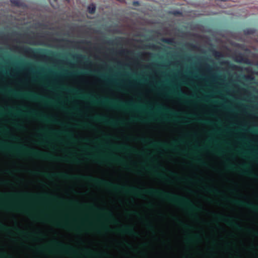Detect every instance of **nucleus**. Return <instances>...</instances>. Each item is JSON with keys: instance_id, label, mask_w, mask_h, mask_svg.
Segmentation results:
<instances>
[{"instance_id": "1", "label": "nucleus", "mask_w": 258, "mask_h": 258, "mask_svg": "<svg viewBox=\"0 0 258 258\" xmlns=\"http://www.w3.org/2000/svg\"><path fill=\"white\" fill-rule=\"evenodd\" d=\"M80 178L87 180L97 185H103L112 188L115 191H122L126 194H133L137 197H142V195L146 194L150 196H156L165 199L170 202L176 204L179 206L186 207L191 211H200L201 208L195 206L188 199L178 196L173 194L167 192L160 191L157 189L150 188L149 189L140 190L135 187L126 188L124 185H115L113 183L104 179L95 178L91 176H80Z\"/></svg>"}, {"instance_id": "2", "label": "nucleus", "mask_w": 258, "mask_h": 258, "mask_svg": "<svg viewBox=\"0 0 258 258\" xmlns=\"http://www.w3.org/2000/svg\"><path fill=\"white\" fill-rule=\"evenodd\" d=\"M67 90L77 95L81 98L89 100L94 105L108 107L112 109L121 110L143 109L142 107L137 106L132 103H124L119 100H111L106 97L98 98L90 94L84 95L79 90L74 89H67Z\"/></svg>"}, {"instance_id": "3", "label": "nucleus", "mask_w": 258, "mask_h": 258, "mask_svg": "<svg viewBox=\"0 0 258 258\" xmlns=\"http://www.w3.org/2000/svg\"><path fill=\"white\" fill-rule=\"evenodd\" d=\"M0 151H9L17 154L23 153L35 158L44 160L59 159L66 160L64 158H56L49 153H43L38 150L29 148L24 145L11 146L4 142H0Z\"/></svg>"}, {"instance_id": "4", "label": "nucleus", "mask_w": 258, "mask_h": 258, "mask_svg": "<svg viewBox=\"0 0 258 258\" xmlns=\"http://www.w3.org/2000/svg\"><path fill=\"white\" fill-rule=\"evenodd\" d=\"M1 92H5L7 94L11 95L14 97L18 98H24L30 100L32 101H39L44 103L46 105H57L58 104L55 101L51 100H46L44 97L36 94L32 92L22 93L17 91L11 89H2L0 88Z\"/></svg>"}, {"instance_id": "5", "label": "nucleus", "mask_w": 258, "mask_h": 258, "mask_svg": "<svg viewBox=\"0 0 258 258\" xmlns=\"http://www.w3.org/2000/svg\"><path fill=\"white\" fill-rule=\"evenodd\" d=\"M140 141L143 143H148L149 146L154 148H162L166 150H171L173 151L177 150L176 148V142H174L170 144L165 143L157 142L155 141H150L149 139L145 138H141Z\"/></svg>"}, {"instance_id": "6", "label": "nucleus", "mask_w": 258, "mask_h": 258, "mask_svg": "<svg viewBox=\"0 0 258 258\" xmlns=\"http://www.w3.org/2000/svg\"><path fill=\"white\" fill-rule=\"evenodd\" d=\"M21 50L26 53L33 55L44 56L46 54L50 55H54L56 54L55 52L51 50L41 48H32L28 47H23L21 48Z\"/></svg>"}, {"instance_id": "7", "label": "nucleus", "mask_w": 258, "mask_h": 258, "mask_svg": "<svg viewBox=\"0 0 258 258\" xmlns=\"http://www.w3.org/2000/svg\"><path fill=\"white\" fill-rule=\"evenodd\" d=\"M26 114L31 116L33 117L37 118V119L41 120L42 121L47 122H51L53 123H57L58 124L59 122L57 121L55 118H54L52 117H49L46 115H44L42 113H39L35 111H28L26 112Z\"/></svg>"}, {"instance_id": "8", "label": "nucleus", "mask_w": 258, "mask_h": 258, "mask_svg": "<svg viewBox=\"0 0 258 258\" xmlns=\"http://www.w3.org/2000/svg\"><path fill=\"white\" fill-rule=\"evenodd\" d=\"M216 217L219 221H223L225 222L227 225L232 226L237 230H241L242 227L238 223L234 222L233 219L231 217H226L225 216H221L219 215H215Z\"/></svg>"}, {"instance_id": "9", "label": "nucleus", "mask_w": 258, "mask_h": 258, "mask_svg": "<svg viewBox=\"0 0 258 258\" xmlns=\"http://www.w3.org/2000/svg\"><path fill=\"white\" fill-rule=\"evenodd\" d=\"M55 244L60 248V250L67 254H71L75 256H79L78 252L72 246L65 245L58 241H55Z\"/></svg>"}, {"instance_id": "10", "label": "nucleus", "mask_w": 258, "mask_h": 258, "mask_svg": "<svg viewBox=\"0 0 258 258\" xmlns=\"http://www.w3.org/2000/svg\"><path fill=\"white\" fill-rule=\"evenodd\" d=\"M94 119L97 121L103 122L106 124L115 126L118 125H122L123 121L114 120L108 119L106 117L103 116H97Z\"/></svg>"}, {"instance_id": "11", "label": "nucleus", "mask_w": 258, "mask_h": 258, "mask_svg": "<svg viewBox=\"0 0 258 258\" xmlns=\"http://www.w3.org/2000/svg\"><path fill=\"white\" fill-rule=\"evenodd\" d=\"M92 157L95 159H100L104 160H110L115 163L122 165H125L124 161L122 158L117 156L112 155H110L108 156H92Z\"/></svg>"}, {"instance_id": "12", "label": "nucleus", "mask_w": 258, "mask_h": 258, "mask_svg": "<svg viewBox=\"0 0 258 258\" xmlns=\"http://www.w3.org/2000/svg\"><path fill=\"white\" fill-rule=\"evenodd\" d=\"M227 168L229 169L232 170H238L239 172H240L241 173H242L243 174L249 175H250L254 178L257 177L256 175H255L249 171V170L247 169L248 166L246 165H243L241 167H239L238 168H236L234 166H233V165L229 164V165H227Z\"/></svg>"}, {"instance_id": "13", "label": "nucleus", "mask_w": 258, "mask_h": 258, "mask_svg": "<svg viewBox=\"0 0 258 258\" xmlns=\"http://www.w3.org/2000/svg\"><path fill=\"white\" fill-rule=\"evenodd\" d=\"M169 93L183 100L185 103L190 102L189 98L186 97V95L179 88L174 87L173 90L170 91Z\"/></svg>"}, {"instance_id": "14", "label": "nucleus", "mask_w": 258, "mask_h": 258, "mask_svg": "<svg viewBox=\"0 0 258 258\" xmlns=\"http://www.w3.org/2000/svg\"><path fill=\"white\" fill-rule=\"evenodd\" d=\"M232 202L238 206L245 207L258 212V206L255 205L252 203L239 200H233Z\"/></svg>"}, {"instance_id": "15", "label": "nucleus", "mask_w": 258, "mask_h": 258, "mask_svg": "<svg viewBox=\"0 0 258 258\" xmlns=\"http://www.w3.org/2000/svg\"><path fill=\"white\" fill-rule=\"evenodd\" d=\"M5 197L6 198H16V197H25V198H35L36 196L28 193H25L23 195H13V194H2L0 192V197Z\"/></svg>"}, {"instance_id": "16", "label": "nucleus", "mask_w": 258, "mask_h": 258, "mask_svg": "<svg viewBox=\"0 0 258 258\" xmlns=\"http://www.w3.org/2000/svg\"><path fill=\"white\" fill-rule=\"evenodd\" d=\"M119 231L124 234H127L134 236H137V233L135 231L134 228L130 226H125Z\"/></svg>"}, {"instance_id": "17", "label": "nucleus", "mask_w": 258, "mask_h": 258, "mask_svg": "<svg viewBox=\"0 0 258 258\" xmlns=\"http://www.w3.org/2000/svg\"><path fill=\"white\" fill-rule=\"evenodd\" d=\"M45 133L53 134L54 135H57L59 134H64L65 135H66L67 136V137L69 139H70L72 140L75 141L74 139V138H73V134L70 132H58V131H51V132L45 131Z\"/></svg>"}, {"instance_id": "18", "label": "nucleus", "mask_w": 258, "mask_h": 258, "mask_svg": "<svg viewBox=\"0 0 258 258\" xmlns=\"http://www.w3.org/2000/svg\"><path fill=\"white\" fill-rule=\"evenodd\" d=\"M156 109L158 111H163L165 112L166 113H170V115H173V116H176V115H177V113H176L175 112L171 111V110H170L169 108L163 107V106H162L161 105H158L157 106Z\"/></svg>"}, {"instance_id": "19", "label": "nucleus", "mask_w": 258, "mask_h": 258, "mask_svg": "<svg viewBox=\"0 0 258 258\" xmlns=\"http://www.w3.org/2000/svg\"><path fill=\"white\" fill-rule=\"evenodd\" d=\"M85 255L88 256H91V257H101L102 256H108V254H107L106 253H94L90 250H86Z\"/></svg>"}, {"instance_id": "20", "label": "nucleus", "mask_w": 258, "mask_h": 258, "mask_svg": "<svg viewBox=\"0 0 258 258\" xmlns=\"http://www.w3.org/2000/svg\"><path fill=\"white\" fill-rule=\"evenodd\" d=\"M56 175L59 176V177L65 178V179H70L72 178L76 177L75 176H70L67 173H61V174H47V176L48 178L51 177L52 176Z\"/></svg>"}, {"instance_id": "21", "label": "nucleus", "mask_w": 258, "mask_h": 258, "mask_svg": "<svg viewBox=\"0 0 258 258\" xmlns=\"http://www.w3.org/2000/svg\"><path fill=\"white\" fill-rule=\"evenodd\" d=\"M115 149L122 151L126 150L132 152L133 150V148H131L128 146H118L116 147Z\"/></svg>"}, {"instance_id": "22", "label": "nucleus", "mask_w": 258, "mask_h": 258, "mask_svg": "<svg viewBox=\"0 0 258 258\" xmlns=\"http://www.w3.org/2000/svg\"><path fill=\"white\" fill-rule=\"evenodd\" d=\"M87 10L90 14H94L96 11L95 5L93 4L90 5L87 8Z\"/></svg>"}, {"instance_id": "23", "label": "nucleus", "mask_w": 258, "mask_h": 258, "mask_svg": "<svg viewBox=\"0 0 258 258\" xmlns=\"http://www.w3.org/2000/svg\"><path fill=\"white\" fill-rule=\"evenodd\" d=\"M201 239V236L200 235H198V234H196V235H195L193 237H188L186 239V241L187 242H193L195 240H200Z\"/></svg>"}, {"instance_id": "24", "label": "nucleus", "mask_w": 258, "mask_h": 258, "mask_svg": "<svg viewBox=\"0 0 258 258\" xmlns=\"http://www.w3.org/2000/svg\"><path fill=\"white\" fill-rule=\"evenodd\" d=\"M205 189L207 191H208L210 193H212V194H216V195L220 194V191L217 189H216V188H213L206 186Z\"/></svg>"}, {"instance_id": "25", "label": "nucleus", "mask_w": 258, "mask_h": 258, "mask_svg": "<svg viewBox=\"0 0 258 258\" xmlns=\"http://www.w3.org/2000/svg\"><path fill=\"white\" fill-rule=\"evenodd\" d=\"M104 215L106 216L107 218H108V219L112 220L113 222H116V221L114 219L113 214L111 212L106 211Z\"/></svg>"}, {"instance_id": "26", "label": "nucleus", "mask_w": 258, "mask_h": 258, "mask_svg": "<svg viewBox=\"0 0 258 258\" xmlns=\"http://www.w3.org/2000/svg\"><path fill=\"white\" fill-rule=\"evenodd\" d=\"M155 118H156L155 116L152 115H150V116L146 120L142 119L141 118H136V117H135L133 119L136 120H141V121H145L148 120H151L153 119H155Z\"/></svg>"}, {"instance_id": "27", "label": "nucleus", "mask_w": 258, "mask_h": 258, "mask_svg": "<svg viewBox=\"0 0 258 258\" xmlns=\"http://www.w3.org/2000/svg\"><path fill=\"white\" fill-rule=\"evenodd\" d=\"M0 230L8 232L9 231V228L6 225L0 222Z\"/></svg>"}, {"instance_id": "28", "label": "nucleus", "mask_w": 258, "mask_h": 258, "mask_svg": "<svg viewBox=\"0 0 258 258\" xmlns=\"http://www.w3.org/2000/svg\"><path fill=\"white\" fill-rule=\"evenodd\" d=\"M11 3L16 6L20 7L22 5V3L20 0H11Z\"/></svg>"}, {"instance_id": "29", "label": "nucleus", "mask_w": 258, "mask_h": 258, "mask_svg": "<svg viewBox=\"0 0 258 258\" xmlns=\"http://www.w3.org/2000/svg\"><path fill=\"white\" fill-rule=\"evenodd\" d=\"M162 41L168 44H172L174 42L173 39L172 38H163Z\"/></svg>"}, {"instance_id": "30", "label": "nucleus", "mask_w": 258, "mask_h": 258, "mask_svg": "<svg viewBox=\"0 0 258 258\" xmlns=\"http://www.w3.org/2000/svg\"><path fill=\"white\" fill-rule=\"evenodd\" d=\"M254 32V30L251 29H247L244 30V33L247 34H252Z\"/></svg>"}, {"instance_id": "31", "label": "nucleus", "mask_w": 258, "mask_h": 258, "mask_svg": "<svg viewBox=\"0 0 258 258\" xmlns=\"http://www.w3.org/2000/svg\"><path fill=\"white\" fill-rule=\"evenodd\" d=\"M75 57L76 58V59H80V60H84V59H86V57L85 56L82 55H78L76 56Z\"/></svg>"}, {"instance_id": "32", "label": "nucleus", "mask_w": 258, "mask_h": 258, "mask_svg": "<svg viewBox=\"0 0 258 258\" xmlns=\"http://www.w3.org/2000/svg\"><path fill=\"white\" fill-rule=\"evenodd\" d=\"M237 58L236 61L237 62H241L243 61V58L241 55H239L237 56Z\"/></svg>"}, {"instance_id": "33", "label": "nucleus", "mask_w": 258, "mask_h": 258, "mask_svg": "<svg viewBox=\"0 0 258 258\" xmlns=\"http://www.w3.org/2000/svg\"><path fill=\"white\" fill-rule=\"evenodd\" d=\"M0 258H13L10 255H8L6 253H3L0 254Z\"/></svg>"}, {"instance_id": "34", "label": "nucleus", "mask_w": 258, "mask_h": 258, "mask_svg": "<svg viewBox=\"0 0 258 258\" xmlns=\"http://www.w3.org/2000/svg\"><path fill=\"white\" fill-rule=\"evenodd\" d=\"M196 120L201 123H205V124H209L211 122L207 121V120H202L201 119H196Z\"/></svg>"}, {"instance_id": "35", "label": "nucleus", "mask_w": 258, "mask_h": 258, "mask_svg": "<svg viewBox=\"0 0 258 258\" xmlns=\"http://www.w3.org/2000/svg\"><path fill=\"white\" fill-rule=\"evenodd\" d=\"M17 231L20 234H23V235H28L29 234L28 233H26V232H24V231H20L19 229H17Z\"/></svg>"}, {"instance_id": "36", "label": "nucleus", "mask_w": 258, "mask_h": 258, "mask_svg": "<svg viewBox=\"0 0 258 258\" xmlns=\"http://www.w3.org/2000/svg\"><path fill=\"white\" fill-rule=\"evenodd\" d=\"M157 175L158 177L162 178H166V177L164 174H161V173H157Z\"/></svg>"}, {"instance_id": "37", "label": "nucleus", "mask_w": 258, "mask_h": 258, "mask_svg": "<svg viewBox=\"0 0 258 258\" xmlns=\"http://www.w3.org/2000/svg\"><path fill=\"white\" fill-rule=\"evenodd\" d=\"M147 226V227L151 230H153L154 229L153 226L151 225L150 223H148Z\"/></svg>"}, {"instance_id": "38", "label": "nucleus", "mask_w": 258, "mask_h": 258, "mask_svg": "<svg viewBox=\"0 0 258 258\" xmlns=\"http://www.w3.org/2000/svg\"><path fill=\"white\" fill-rule=\"evenodd\" d=\"M83 125L84 127H90V128H91V127H92V126L91 124H88V123H83Z\"/></svg>"}, {"instance_id": "39", "label": "nucleus", "mask_w": 258, "mask_h": 258, "mask_svg": "<svg viewBox=\"0 0 258 258\" xmlns=\"http://www.w3.org/2000/svg\"><path fill=\"white\" fill-rule=\"evenodd\" d=\"M197 162L198 163H201V164L203 165H205V163L204 162H203L201 159L200 158H199L198 160H197Z\"/></svg>"}, {"instance_id": "40", "label": "nucleus", "mask_w": 258, "mask_h": 258, "mask_svg": "<svg viewBox=\"0 0 258 258\" xmlns=\"http://www.w3.org/2000/svg\"><path fill=\"white\" fill-rule=\"evenodd\" d=\"M119 52L120 54H123L125 52H126V53H128L130 52L128 51H126L124 49H121L120 51H119Z\"/></svg>"}, {"instance_id": "41", "label": "nucleus", "mask_w": 258, "mask_h": 258, "mask_svg": "<svg viewBox=\"0 0 258 258\" xmlns=\"http://www.w3.org/2000/svg\"><path fill=\"white\" fill-rule=\"evenodd\" d=\"M88 208L90 209V210H95V207L94 205H89L88 206Z\"/></svg>"}, {"instance_id": "42", "label": "nucleus", "mask_w": 258, "mask_h": 258, "mask_svg": "<svg viewBox=\"0 0 258 258\" xmlns=\"http://www.w3.org/2000/svg\"><path fill=\"white\" fill-rule=\"evenodd\" d=\"M14 125L15 127L18 128H21L22 127V126L19 123H15Z\"/></svg>"}, {"instance_id": "43", "label": "nucleus", "mask_w": 258, "mask_h": 258, "mask_svg": "<svg viewBox=\"0 0 258 258\" xmlns=\"http://www.w3.org/2000/svg\"><path fill=\"white\" fill-rule=\"evenodd\" d=\"M174 14H175V15L181 14V13L179 11H176L174 12Z\"/></svg>"}, {"instance_id": "44", "label": "nucleus", "mask_w": 258, "mask_h": 258, "mask_svg": "<svg viewBox=\"0 0 258 258\" xmlns=\"http://www.w3.org/2000/svg\"><path fill=\"white\" fill-rule=\"evenodd\" d=\"M7 38L6 36H0V39H7Z\"/></svg>"}, {"instance_id": "45", "label": "nucleus", "mask_w": 258, "mask_h": 258, "mask_svg": "<svg viewBox=\"0 0 258 258\" xmlns=\"http://www.w3.org/2000/svg\"><path fill=\"white\" fill-rule=\"evenodd\" d=\"M3 132L7 133L8 132L9 130L7 128H5L3 131Z\"/></svg>"}, {"instance_id": "46", "label": "nucleus", "mask_w": 258, "mask_h": 258, "mask_svg": "<svg viewBox=\"0 0 258 258\" xmlns=\"http://www.w3.org/2000/svg\"><path fill=\"white\" fill-rule=\"evenodd\" d=\"M102 228L104 230H108V227H105V226H102Z\"/></svg>"}, {"instance_id": "47", "label": "nucleus", "mask_w": 258, "mask_h": 258, "mask_svg": "<svg viewBox=\"0 0 258 258\" xmlns=\"http://www.w3.org/2000/svg\"><path fill=\"white\" fill-rule=\"evenodd\" d=\"M133 4H134V5H139V2H137V1L134 2Z\"/></svg>"}, {"instance_id": "48", "label": "nucleus", "mask_w": 258, "mask_h": 258, "mask_svg": "<svg viewBox=\"0 0 258 258\" xmlns=\"http://www.w3.org/2000/svg\"><path fill=\"white\" fill-rule=\"evenodd\" d=\"M15 112L17 114H20L22 112H20V111L18 110H15Z\"/></svg>"}, {"instance_id": "49", "label": "nucleus", "mask_w": 258, "mask_h": 258, "mask_svg": "<svg viewBox=\"0 0 258 258\" xmlns=\"http://www.w3.org/2000/svg\"><path fill=\"white\" fill-rule=\"evenodd\" d=\"M238 153H239V154H242V155H244V154H246V153L243 152H241V151H238Z\"/></svg>"}, {"instance_id": "50", "label": "nucleus", "mask_w": 258, "mask_h": 258, "mask_svg": "<svg viewBox=\"0 0 258 258\" xmlns=\"http://www.w3.org/2000/svg\"><path fill=\"white\" fill-rule=\"evenodd\" d=\"M162 119H164V120H168L169 119L166 117H163L162 118Z\"/></svg>"}, {"instance_id": "51", "label": "nucleus", "mask_w": 258, "mask_h": 258, "mask_svg": "<svg viewBox=\"0 0 258 258\" xmlns=\"http://www.w3.org/2000/svg\"><path fill=\"white\" fill-rule=\"evenodd\" d=\"M247 79H249V80H253V78L252 77H250V76L247 77Z\"/></svg>"}, {"instance_id": "52", "label": "nucleus", "mask_w": 258, "mask_h": 258, "mask_svg": "<svg viewBox=\"0 0 258 258\" xmlns=\"http://www.w3.org/2000/svg\"><path fill=\"white\" fill-rule=\"evenodd\" d=\"M132 152H134V153H137V154H139V152H137L133 148V150L132 151Z\"/></svg>"}, {"instance_id": "53", "label": "nucleus", "mask_w": 258, "mask_h": 258, "mask_svg": "<svg viewBox=\"0 0 258 258\" xmlns=\"http://www.w3.org/2000/svg\"><path fill=\"white\" fill-rule=\"evenodd\" d=\"M100 77H101L102 79H104L105 81H107V80H106V78H105V77L104 76H102V75H101V76H100Z\"/></svg>"}, {"instance_id": "54", "label": "nucleus", "mask_w": 258, "mask_h": 258, "mask_svg": "<svg viewBox=\"0 0 258 258\" xmlns=\"http://www.w3.org/2000/svg\"><path fill=\"white\" fill-rule=\"evenodd\" d=\"M74 161H75V162L78 163V162H79V160H78V159L75 158V159H74Z\"/></svg>"}, {"instance_id": "55", "label": "nucleus", "mask_w": 258, "mask_h": 258, "mask_svg": "<svg viewBox=\"0 0 258 258\" xmlns=\"http://www.w3.org/2000/svg\"><path fill=\"white\" fill-rule=\"evenodd\" d=\"M169 173L171 175H175V173H173V172H171V171H170Z\"/></svg>"}, {"instance_id": "56", "label": "nucleus", "mask_w": 258, "mask_h": 258, "mask_svg": "<svg viewBox=\"0 0 258 258\" xmlns=\"http://www.w3.org/2000/svg\"><path fill=\"white\" fill-rule=\"evenodd\" d=\"M184 226L186 228H190V227L188 225H184Z\"/></svg>"}, {"instance_id": "57", "label": "nucleus", "mask_w": 258, "mask_h": 258, "mask_svg": "<svg viewBox=\"0 0 258 258\" xmlns=\"http://www.w3.org/2000/svg\"><path fill=\"white\" fill-rule=\"evenodd\" d=\"M82 42H83V43H86V44L90 43V42H88V41H83Z\"/></svg>"}, {"instance_id": "58", "label": "nucleus", "mask_w": 258, "mask_h": 258, "mask_svg": "<svg viewBox=\"0 0 258 258\" xmlns=\"http://www.w3.org/2000/svg\"><path fill=\"white\" fill-rule=\"evenodd\" d=\"M231 67H232V68H236V66L233 65V64H231Z\"/></svg>"}, {"instance_id": "59", "label": "nucleus", "mask_w": 258, "mask_h": 258, "mask_svg": "<svg viewBox=\"0 0 258 258\" xmlns=\"http://www.w3.org/2000/svg\"><path fill=\"white\" fill-rule=\"evenodd\" d=\"M73 109L74 110L79 111V109L78 108H74Z\"/></svg>"}, {"instance_id": "60", "label": "nucleus", "mask_w": 258, "mask_h": 258, "mask_svg": "<svg viewBox=\"0 0 258 258\" xmlns=\"http://www.w3.org/2000/svg\"><path fill=\"white\" fill-rule=\"evenodd\" d=\"M39 249H40V250H43L44 249V248H39ZM47 249L46 248H45V250H46Z\"/></svg>"}, {"instance_id": "61", "label": "nucleus", "mask_w": 258, "mask_h": 258, "mask_svg": "<svg viewBox=\"0 0 258 258\" xmlns=\"http://www.w3.org/2000/svg\"><path fill=\"white\" fill-rule=\"evenodd\" d=\"M56 225H57V226H60V223H56Z\"/></svg>"}, {"instance_id": "62", "label": "nucleus", "mask_w": 258, "mask_h": 258, "mask_svg": "<svg viewBox=\"0 0 258 258\" xmlns=\"http://www.w3.org/2000/svg\"><path fill=\"white\" fill-rule=\"evenodd\" d=\"M105 138L108 139V138H110V136H108V135L107 136H105Z\"/></svg>"}, {"instance_id": "63", "label": "nucleus", "mask_w": 258, "mask_h": 258, "mask_svg": "<svg viewBox=\"0 0 258 258\" xmlns=\"http://www.w3.org/2000/svg\"><path fill=\"white\" fill-rule=\"evenodd\" d=\"M215 53H216V55H217V54H220V53H219V52H215Z\"/></svg>"}, {"instance_id": "64", "label": "nucleus", "mask_w": 258, "mask_h": 258, "mask_svg": "<svg viewBox=\"0 0 258 258\" xmlns=\"http://www.w3.org/2000/svg\"><path fill=\"white\" fill-rule=\"evenodd\" d=\"M0 112H0V115H2L3 114L2 112V110L1 109H0Z\"/></svg>"}]
</instances>
